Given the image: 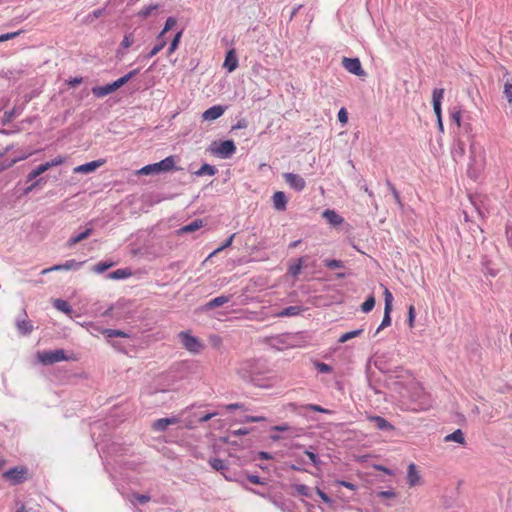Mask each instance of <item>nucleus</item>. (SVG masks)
<instances>
[{"label": "nucleus", "mask_w": 512, "mask_h": 512, "mask_svg": "<svg viewBox=\"0 0 512 512\" xmlns=\"http://www.w3.org/2000/svg\"><path fill=\"white\" fill-rule=\"evenodd\" d=\"M266 373L264 365L259 360H245L237 367V374L246 382H251L259 387H267L262 383L261 376Z\"/></svg>", "instance_id": "nucleus-1"}, {"label": "nucleus", "mask_w": 512, "mask_h": 512, "mask_svg": "<svg viewBox=\"0 0 512 512\" xmlns=\"http://www.w3.org/2000/svg\"><path fill=\"white\" fill-rule=\"evenodd\" d=\"M175 160L173 156L166 157L160 162L153 163L142 167L138 174L140 175H151L159 174L161 172H168L174 168Z\"/></svg>", "instance_id": "nucleus-2"}, {"label": "nucleus", "mask_w": 512, "mask_h": 512, "mask_svg": "<svg viewBox=\"0 0 512 512\" xmlns=\"http://www.w3.org/2000/svg\"><path fill=\"white\" fill-rule=\"evenodd\" d=\"M71 357L66 356L63 349H56L38 353V360L43 365H51L61 361H68Z\"/></svg>", "instance_id": "nucleus-3"}, {"label": "nucleus", "mask_w": 512, "mask_h": 512, "mask_svg": "<svg viewBox=\"0 0 512 512\" xmlns=\"http://www.w3.org/2000/svg\"><path fill=\"white\" fill-rule=\"evenodd\" d=\"M179 338L181 339V342L185 349H187L189 352L196 354L203 349V344L201 343V341L197 337L189 334L188 332H180Z\"/></svg>", "instance_id": "nucleus-4"}, {"label": "nucleus", "mask_w": 512, "mask_h": 512, "mask_svg": "<svg viewBox=\"0 0 512 512\" xmlns=\"http://www.w3.org/2000/svg\"><path fill=\"white\" fill-rule=\"evenodd\" d=\"M384 301H385L384 316H383L381 324L379 325V327L376 330V334L379 333L380 330L388 327L391 324L390 313L392 310L393 295L389 291L388 288H385V290H384Z\"/></svg>", "instance_id": "nucleus-5"}, {"label": "nucleus", "mask_w": 512, "mask_h": 512, "mask_svg": "<svg viewBox=\"0 0 512 512\" xmlns=\"http://www.w3.org/2000/svg\"><path fill=\"white\" fill-rule=\"evenodd\" d=\"M236 151V146L232 140H225L218 144L213 152L222 159H227L232 156Z\"/></svg>", "instance_id": "nucleus-6"}, {"label": "nucleus", "mask_w": 512, "mask_h": 512, "mask_svg": "<svg viewBox=\"0 0 512 512\" xmlns=\"http://www.w3.org/2000/svg\"><path fill=\"white\" fill-rule=\"evenodd\" d=\"M283 178L285 182L297 192L303 191L306 187L304 178L298 174L287 172L283 174Z\"/></svg>", "instance_id": "nucleus-7"}, {"label": "nucleus", "mask_w": 512, "mask_h": 512, "mask_svg": "<svg viewBox=\"0 0 512 512\" xmlns=\"http://www.w3.org/2000/svg\"><path fill=\"white\" fill-rule=\"evenodd\" d=\"M343 67L356 76H365V71L362 68L361 62L358 58H347L344 57L342 60Z\"/></svg>", "instance_id": "nucleus-8"}, {"label": "nucleus", "mask_w": 512, "mask_h": 512, "mask_svg": "<svg viewBox=\"0 0 512 512\" xmlns=\"http://www.w3.org/2000/svg\"><path fill=\"white\" fill-rule=\"evenodd\" d=\"M26 468H11L4 472L3 477L9 480L12 484H20L26 479Z\"/></svg>", "instance_id": "nucleus-9"}, {"label": "nucleus", "mask_w": 512, "mask_h": 512, "mask_svg": "<svg viewBox=\"0 0 512 512\" xmlns=\"http://www.w3.org/2000/svg\"><path fill=\"white\" fill-rule=\"evenodd\" d=\"M179 422L180 418L175 416L168 418H160L152 423V429L156 432H163L168 428L169 425H174Z\"/></svg>", "instance_id": "nucleus-10"}, {"label": "nucleus", "mask_w": 512, "mask_h": 512, "mask_svg": "<svg viewBox=\"0 0 512 512\" xmlns=\"http://www.w3.org/2000/svg\"><path fill=\"white\" fill-rule=\"evenodd\" d=\"M444 97V89L443 88H437L433 90L432 93V102H433V109L435 112V115L437 117V120L442 119V111H441V102Z\"/></svg>", "instance_id": "nucleus-11"}, {"label": "nucleus", "mask_w": 512, "mask_h": 512, "mask_svg": "<svg viewBox=\"0 0 512 512\" xmlns=\"http://www.w3.org/2000/svg\"><path fill=\"white\" fill-rule=\"evenodd\" d=\"M225 112V108L221 105H214L202 114V119L205 121H213L221 117Z\"/></svg>", "instance_id": "nucleus-12"}, {"label": "nucleus", "mask_w": 512, "mask_h": 512, "mask_svg": "<svg viewBox=\"0 0 512 512\" xmlns=\"http://www.w3.org/2000/svg\"><path fill=\"white\" fill-rule=\"evenodd\" d=\"M322 217L333 227H337L344 222V218L331 209H326L322 213Z\"/></svg>", "instance_id": "nucleus-13"}, {"label": "nucleus", "mask_w": 512, "mask_h": 512, "mask_svg": "<svg viewBox=\"0 0 512 512\" xmlns=\"http://www.w3.org/2000/svg\"><path fill=\"white\" fill-rule=\"evenodd\" d=\"M407 481L410 487L417 486L421 483V476L417 471V467L414 463H411L408 466Z\"/></svg>", "instance_id": "nucleus-14"}, {"label": "nucleus", "mask_w": 512, "mask_h": 512, "mask_svg": "<svg viewBox=\"0 0 512 512\" xmlns=\"http://www.w3.org/2000/svg\"><path fill=\"white\" fill-rule=\"evenodd\" d=\"M103 164V161L97 160V161H91L82 165H79L73 169L74 173H82V174H89L94 172L97 168H99Z\"/></svg>", "instance_id": "nucleus-15"}, {"label": "nucleus", "mask_w": 512, "mask_h": 512, "mask_svg": "<svg viewBox=\"0 0 512 512\" xmlns=\"http://www.w3.org/2000/svg\"><path fill=\"white\" fill-rule=\"evenodd\" d=\"M273 206L277 211H285L288 199L284 192L277 191L272 196Z\"/></svg>", "instance_id": "nucleus-16"}, {"label": "nucleus", "mask_w": 512, "mask_h": 512, "mask_svg": "<svg viewBox=\"0 0 512 512\" xmlns=\"http://www.w3.org/2000/svg\"><path fill=\"white\" fill-rule=\"evenodd\" d=\"M223 67L226 68L228 72H233L238 67V58L234 49L227 52Z\"/></svg>", "instance_id": "nucleus-17"}, {"label": "nucleus", "mask_w": 512, "mask_h": 512, "mask_svg": "<svg viewBox=\"0 0 512 512\" xmlns=\"http://www.w3.org/2000/svg\"><path fill=\"white\" fill-rule=\"evenodd\" d=\"M370 422H373L377 429L381 431H392L394 426L381 416H369L367 418Z\"/></svg>", "instance_id": "nucleus-18"}, {"label": "nucleus", "mask_w": 512, "mask_h": 512, "mask_svg": "<svg viewBox=\"0 0 512 512\" xmlns=\"http://www.w3.org/2000/svg\"><path fill=\"white\" fill-rule=\"evenodd\" d=\"M231 299V296H225V295H221V296H218L210 301H208L204 306H203V309L205 311H208V310H212L216 307H220L226 303H228Z\"/></svg>", "instance_id": "nucleus-19"}, {"label": "nucleus", "mask_w": 512, "mask_h": 512, "mask_svg": "<svg viewBox=\"0 0 512 512\" xmlns=\"http://www.w3.org/2000/svg\"><path fill=\"white\" fill-rule=\"evenodd\" d=\"M452 156L454 158V160H458V159H462L465 155V143L462 139H460L459 137H457L455 139V142H454V145H453V148H452Z\"/></svg>", "instance_id": "nucleus-20"}, {"label": "nucleus", "mask_w": 512, "mask_h": 512, "mask_svg": "<svg viewBox=\"0 0 512 512\" xmlns=\"http://www.w3.org/2000/svg\"><path fill=\"white\" fill-rule=\"evenodd\" d=\"M114 91H115V89L111 83L104 85V86H96V87L92 88L93 95L98 98L109 95V94L113 93Z\"/></svg>", "instance_id": "nucleus-21"}, {"label": "nucleus", "mask_w": 512, "mask_h": 512, "mask_svg": "<svg viewBox=\"0 0 512 512\" xmlns=\"http://www.w3.org/2000/svg\"><path fill=\"white\" fill-rule=\"evenodd\" d=\"M445 442H456L461 445L465 444V436L461 429H457L454 432L444 437Z\"/></svg>", "instance_id": "nucleus-22"}, {"label": "nucleus", "mask_w": 512, "mask_h": 512, "mask_svg": "<svg viewBox=\"0 0 512 512\" xmlns=\"http://www.w3.org/2000/svg\"><path fill=\"white\" fill-rule=\"evenodd\" d=\"M16 326L18 331L24 335L31 333L33 330L32 324L26 319H17Z\"/></svg>", "instance_id": "nucleus-23"}, {"label": "nucleus", "mask_w": 512, "mask_h": 512, "mask_svg": "<svg viewBox=\"0 0 512 512\" xmlns=\"http://www.w3.org/2000/svg\"><path fill=\"white\" fill-rule=\"evenodd\" d=\"M301 310L302 309L300 306H289V307L283 309L282 311L276 313L275 316L276 317L296 316V315L300 314Z\"/></svg>", "instance_id": "nucleus-24"}, {"label": "nucleus", "mask_w": 512, "mask_h": 512, "mask_svg": "<svg viewBox=\"0 0 512 512\" xmlns=\"http://www.w3.org/2000/svg\"><path fill=\"white\" fill-rule=\"evenodd\" d=\"M203 226V221L202 220H194L192 221L191 223L181 227L179 229V233L180 234H183V233H191V232H194L196 230H198L199 228H201Z\"/></svg>", "instance_id": "nucleus-25"}, {"label": "nucleus", "mask_w": 512, "mask_h": 512, "mask_svg": "<svg viewBox=\"0 0 512 512\" xmlns=\"http://www.w3.org/2000/svg\"><path fill=\"white\" fill-rule=\"evenodd\" d=\"M92 233V229L91 228H87L85 231H83L82 233L74 236V237H71L69 239V241L67 242V245L68 247H73L75 244L81 242L82 240L88 238Z\"/></svg>", "instance_id": "nucleus-26"}, {"label": "nucleus", "mask_w": 512, "mask_h": 512, "mask_svg": "<svg viewBox=\"0 0 512 512\" xmlns=\"http://www.w3.org/2000/svg\"><path fill=\"white\" fill-rule=\"evenodd\" d=\"M131 271L128 269H117L107 275L109 279L112 280H120V279H126L131 276Z\"/></svg>", "instance_id": "nucleus-27"}, {"label": "nucleus", "mask_w": 512, "mask_h": 512, "mask_svg": "<svg viewBox=\"0 0 512 512\" xmlns=\"http://www.w3.org/2000/svg\"><path fill=\"white\" fill-rule=\"evenodd\" d=\"M217 172V169L210 164H203L197 171L194 172L196 176H213Z\"/></svg>", "instance_id": "nucleus-28"}, {"label": "nucleus", "mask_w": 512, "mask_h": 512, "mask_svg": "<svg viewBox=\"0 0 512 512\" xmlns=\"http://www.w3.org/2000/svg\"><path fill=\"white\" fill-rule=\"evenodd\" d=\"M53 306H54L57 310H59V311H61V312L65 313V314H67V315H70V314L72 313V308H71V306H70V305L68 304V302H67V301H65V300H62V299H56V300H54V302H53Z\"/></svg>", "instance_id": "nucleus-29"}, {"label": "nucleus", "mask_w": 512, "mask_h": 512, "mask_svg": "<svg viewBox=\"0 0 512 512\" xmlns=\"http://www.w3.org/2000/svg\"><path fill=\"white\" fill-rule=\"evenodd\" d=\"M304 264H305V258L304 257L299 258L297 263L290 265L288 273L293 277L298 276L300 274Z\"/></svg>", "instance_id": "nucleus-30"}, {"label": "nucleus", "mask_w": 512, "mask_h": 512, "mask_svg": "<svg viewBox=\"0 0 512 512\" xmlns=\"http://www.w3.org/2000/svg\"><path fill=\"white\" fill-rule=\"evenodd\" d=\"M166 45V39L164 37H161L158 35L157 37V44L151 49V51L148 53L147 57L151 58L158 54Z\"/></svg>", "instance_id": "nucleus-31"}, {"label": "nucleus", "mask_w": 512, "mask_h": 512, "mask_svg": "<svg viewBox=\"0 0 512 512\" xmlns=\"http://www.w3.org/2000/svg\"><path fill=\"white\" fill-rule=\"evenodd\" d=\"M48 171L47 167L45 166V164H41L39 166H37L35 169H33L28 175H27V181L30 182V181H33L35 180L38 176H40L41 174H43L44 172Z\"/></svg>", "instance_id": "nucleus-32"}, {"label": "nucleus", "mask_w": 512, "mask_h": 512, "mask_svg": "<svg viewBox=\"0 0 512 512\" xmlns=\"http://www.w3.org/2000/svg\"><path fill=\"white\" fill-rule=\"evenodd\" d=\"M209 464L216 471H223L228 468L225 461L220 458H211Z\"/></svg>", "instance_id": "nucleus-33"}, {"label": "nucleus", "mask_w": 512, "mask_h": 512, "mask_svg": "<svg viewBox=\"0 0 512 512\" xmlns=\"http://www.w3.org/2000/svg\"><path fill=\"white\" fill-rule=\"evenodd\" d=\"M102 333L107 337V338H113V337H123V338H127L129 337V335L124 332V331H121V330H116V329H103L102 330Z\"/></svg>", "instance_id": "nucleus-34"}, {"label": "nucleus", "mask_w": 512, "mask_h": 512, "mask_svg": "<svg viewBox=\"0 0 512 512\" xmlns=\"http://www.w3.org/2000/svg\"><path fill=\"white\" fill-rule=\"evenodd\" d=\"M273 431H291L295 436H299L302 429L290 427L288 424L276 425L272 427Z\"/></svg>", "instance_id": "nucleus-35"}, {"label": "nucleus", "mask_w": 512, "mask_h": 512, "mask_svg": "<svg viewBox=\"0 0 512 512\" xmlns=\"http://www.w3.org/2000/svg\"><path fill=\"white\" fill-rule=\"evenodd\" d=\"M362 333H363V329H357V330H353V331H350V332H346V333L341 335V337L339 338L338 341L340 343H345V342H347L348 340H350L352 338L360 336Z\"/></svg>", "instance_id": "nucleus-36"}, {"label": "nucleus", "mask_w": 512, "mask_h": 512, "mask_svg": "<svg viewBox=\"0 0 512 512\" xmlns=\"http://www.w3.org/2000/svg\"><path fill=\"white\" fill-rule=\"evenodd\" d=\"M449 115L451 121L454 122L458 128H461V110L457 107H453L450 109Z\"/></svg>", "instance_id": "nucleus-37"}, {"label": "nucleus", "mask_w": 512, "mask_h": 512, "mask_svg": "<svg viewBox=\"0 0 512 512\" xmlns=\"http://www.w3.org/2000/svg\"><path fill=\"white\" fill-rule=\"evenodd\" d=\"M293 488L295 489L297 494H299L301 496L308 497V498L312 497L310 488L304 484H294Z\"/></svg>", "instance_id": "nucleus-38"}, {"label": "nucleus", "mask_w": 512, "mask_h": 512, "mask_svg": "<svg viewBox=\"0 0 512 512\" xmlns=\"http://www.w3.org/2000/svg\"><path fill=\"white\" fill-rule=\"evenodd\" d=\"M113 265V262H99L93 266L92 271L100 274L111 268Z\"/></svg>", "instance_id": "nucleus-39"}, {"label": "nucleus", "mask_w": 512, "mask_h": 512, "mask_svg": "<svg viewBox=\"0 0 512 512\" xmlns=\"http://www.w3.org/2000/svg\"><path fill=\"white\" fill-rule=\"evenodd\" d=\"M375 306V298L373 296H369L361 305V310L364 313L370 312Z\"/></svg>", "instance_id": "nucleus-40"}, {"label": "nucleus", "mask_w": 512, "mask_h": 512, "mask_svg": "<svg viewBox=\"0 0 512 512\" xmlns=\"http://www.w3.org/2000/svg\"><path fill=\"white\" fill-rule=\"evenodd\" d=\"M177 23V20L174 18V17H168L166 22H165V25H164V28L163 30L160 32V36L161 37H164L165 34L171 30Z\"/></svg>", "instance_id": "nucleus-41"}, {"label": "nucleus", "mask_w": 512, "mask_h": 512, "mask_svg": "<svg viewBox=\"0 0 512 512\" xmlns=\"http://www.w3.org/2000/svg\"><path fill=\"white\" fill-rule=\"evenodd\" d=\"M181 37H182V31H179L178 33H176V35L174 36V38L171 41L170 46L168 48L169 55L172 54L177 49L179 42L181 40Z\"/></svg>", "instance_id": "nucleus-42"}, {"label": "nucleus", "mask_w": 512, "mask_h": 512, "mask_svg": "<svg viewBox=\"0 0 512 512\" xmlns=\"http://www.w3.org/2000/svg\"><path fill=\"white\" fill-rule=\"evenodd\" d=\"M324 264L329 269L343 268L344 264L341 260L336 259H326L324 260Z\"/></svg>", "instance_id": "nucleus-43"}, {"label": "nucleus", "mask_w": 512, "mask_h": 512, "mask_svg": "<svg viewBox=\"0 0 512 512\" xmlns=\"http://www.w3.org/2000/svg\"><path fill=\"white\" fill-rule=\"evenodd\" d=\"M158 9V5L157 4H154V5H149L145 8H143L140 12H139V16L143 17V18H147L149 17L153 11L157 10Z\"/></svg>", "instance_id": "nucleus-44"}, {"label": "nucleus", "mask_w": 512, "mask_h": 512, "mask_svg": "<svg viewBox=\"0 0 512 512\" xmlns=\"http://www.w3.org/2000/svg\"><path fill=\"white\" fill-rule=\"evenodd\" d=\"M506 99L510 104H512V83L507 80L504 84V91H503Z\"/></svg>", "instance_id": "nucleus-45"}, {"label": "nucleus", "mask_w": 512, "mask_h": 512, "mask_svg": "<svg viewBox=\"0 0 512 512\" xmlns=\"http://www.w3.org/2000/svg\"><path fill=\"white\" fill-rule=\"evenodd\" d=\"M387 186H388L389 190L391 191V193H392V195H393V198H394L395 202H396L399 206H402V203H401V199H400L399 192L396 190L395 186H394L390 181H387Z\"/></svg>", "instance_id": "nucleus-46"}, {"label": "nucleus", "mask_w": 512, "mask_h": 512, "mask_svg": "<svg viewBox=\"0 0 512 512\" xmlns=\"http://www.w3.org/2000/svg\"><path fill=\"white\" fill-rule=\"evenodd\" d=\"M81 264V262H77L76 260H68L64 264H61V267H63V270L78 269Z\"/></svg>", "instance_id": "nucleus-47"}, {"label": "nucleus", "mask_w": 512, "mask_h": 512, "mask_svg": "<svg viewBox=\"0 0 512 512\" xmlns=\"http://www.w3.org/2000/svg\"><path fill=\"white\" fill-rule=\"evenodd\" d=\"M64 162V158L61 156H57L56 158L52 159L51 161L45 162V166L49 170L52 167L61 165Z\"/></svg>", "instance_id": "nucleus-48"}, {"label": "nucleus", "mask_w": 512, "mask_h": 512, "mask_svg": "<svg viewBox=\"0 0 512 512\" xmlns=\"http://www.w3.org/2000/svg\"><path fill=\"white\" fill-rule=\"evenodd\" d=\"M234 237H235V234H232V235H231V236H230V237H229V238H228V239L223 243V245H221L219 248H217L215 251H213V252L211 253V255H210V256H213V255L217 254L218 252L222 251L223 249H225V248H227V247L231 246V244H232V242H233Z\"/></svg>", "instance_id": "nucleus-49"}, {"label": "nucleus", "mask_w": 512, "mask_h": 512, "mask_svg": "<svg viewBox=\"0 0 512 512\" xmlns=\"http://www.w3.org/2000/svg\"><path fill=\"white\" fill-rule=\"evenodd\" d=\"M134 43V37L132 34H126L121 42V46L129 48Z\"/></svg>", "instance_id": "nucleus-50"}, {"label": "nucleus", "mask_w": 512, "mask_h": 512, "mask_svg": "<svg viewBox=\"0 0 512 512\" xmlns=\"http://www.w3.org/2000/svg\"><path fill=\"white\" fill-rule=\"evenodd\" d=\"M338 120L341 124H346L348 122V113L345 108H341L338 112Z\"/></svg>", "instance_id": "nucleus-51"}, {"label": "nucleus", "mask_w": 512, "mask_h": 512, "mask_svg": "<svg viewBox=\"0 0 512 512\" xmlns=\"http://www.w3.org/2000/svg\"><path fill=\"white\" fill-rule=\"evenodd\" d=\"M20 33H21V30L16 31V32L2 34V35H0V43L10 40V39H13V38L17 37L18 35H20Z\"/></svg>", "instance_id": "nucleus-52"}, {"label": "nucleus", "mask_w": 512, "mask_h": 512, "mask_svg": "<svg viewBox=\"0 0 512 512\" xmlns=\"http://www.w3.org/2000/svg\"><path fill=\"white\" fill-rule=\"evenodd\" d=\"M140 504H145L150 501V496L145 494H133L132 495Z\"/></svg>", "instance_id": "nucleus-53"}, {"label": "nucleus", "mask_w": 512, "mask_h": 512, "mask_svg": "<svg viewBox=\"0 0 512 512\" xmlns=\"http://www.w3.org/2000/svg\"><path fill=\"white\" fill-rule=\"evenodd\" d=\"M316 368L318 369L319 372L321 373H329L331 372L332 368L326 364V363H322V362H318L316 364Z\"/></svg>", "instance_id": "nucleus-54"}, {"label": "nucleus", "mask_w": 512, "mask_h": 512, "mask_svg": "<svg viewBox=\"0 0 512 512\" xmlns=\"http://www.w3.org/2000/svg\"><path fill=\"white\" fill-rule=\"evenodd\" d=\"M247 479L252 484H256V485H264L265 484V482L257 475H248Z\"/></svg>", "instance_id": "nucleus-55"}, {"label": "nucleus", "mask_w": 512, "mask_h": 512, "mask_svg": "<svg viewBox=\"0 0 512 512\" xmlns=\"http://www.w3.org/2000/svg\"><path fill=\"white\" fill-rule=\"evenodd\" d=\"M305 454L309 457V459L311 460L313 465H315V466L319 465L320 461H319L318 456L315 453H313V452H311L309 450H306Z\"/></svg>", "instance_id": "nucleus-56"}, {"label": "nucleus", "mask_w": 512, "mask_h": 512, "mask_svg": "<svg viewBox=\"0 0 512 512\" xmlns=\"http://www.w3.org/2000/svg\"><path fill=\"white\" fill-rule=\"evenodd\" d=\"M378 496L381 498H395L396 493L393 490L380 491Z\"/></svg>", "instance_id": "nucleus-57"}, {"label": "nucleus", "mask_w": 512, "mask_h": 512, "mask_svg": "<svg viewBox=\"0 0 512 512\" xmlns=\"http://www.w3.org/2000/svg\"><path fill=\"white\" fill-rule=\"evenodd\" d=\"M103 13H104V9H96L91 14H89L87 18L92 21L93 19H96V18H99L100 16H102Z\"/></svg>", "instance_id": "nucleus-58"}, {"label": "nucleus", "mask_w": 512, "mask_h": 512, "mask_svg": "<svg viewBox=\"0 0 512 512\" xmlns=\"http://www.w3.org/2000/svg\"><path fill=\"white\" fill-rule=\"evenodd\" d=\"M316 493L325 503H331V498L321 489L316 488Z\"/></svg>", "instance_id": "nucleus-59"}, {"label": "nucleus", "mask_w": 512, "mask_h": 512, "mask_svg": "<svg viewBox=\"0 0 512 512\" xmlns=\"http://www.w3.org/2000/svg\"><path fill=\"white\" fill-rule=\"evenodd\" d=\"M217 415L216 412H213V413H207L205 415H202L198 418V422L200 423H204V422H207L209 421L210 419H212L213 417H215Z\"/></svg>", "instance_id": "nucleus-60"}, {"label": "nucleus", "mask_w": 512, "mask_h": 512, "mask_svg": "<svg viewBox=\"0 0 512 512\" xmlns=\"http://www.w3.org/2000/svg\"><path fill=\"white\" fill-rule=\"evenodd\" d=\"M27 156H22V157H19V158H15L13 160H11L10 162H6V164H1L0 167H6V169L12 167L13 165H15L17 162L25 159Z\"/></svg>", "instance_id": "nucleus-61"}, {"label": "nucleus", "mask_w": 512, "mask_h": 512, "mask_svg": "<svg viewBox=\"0 0 512 512\" xmlns=\"http://www.w3.org/2000/svg\"><path fill=\"white\" fill-rule=\"evenodd\" d=\"M43 181V178H40L36 181H34L30 186H28L25 190H24V193L25 194H28L30 193L31 191H33L41 182Z\"/></svg>", "instance_id": "nucleus-62"}, {"label": "nucleus", "mask_w": 512, "mask_h": 512, "mask_svg": "<svg viewBox=\"0 0 512 512\" xmlns=\"http://www.w3.org/2000/svg\"><path fill=\"white\" fill-rule=\"evenodd\" d=\"M249 433H250V429H248V428H239V429L234 430V431L232 432V434H233L234 436H243V435H247V434H249Z\"/></svg>", "instance_id": "nucleus-63"}, {"label": "nucleus", "mask_w": 512, "mask_h": 512, "mask_svg": "<svg viewBox=\"0 0 512 512\" xmlns=\"http://www.w3.org/2000/svg\"><path fill=\"white\" fill-rule=\"evenodd\" d=\"M227 410H235V409H243L244 405L242 403H231L225 406Z\"/></svg>", "instance_id": "nucleus-64"}]
</instances>
